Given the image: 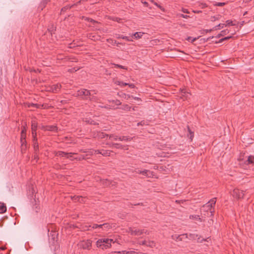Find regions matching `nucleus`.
I'll return each mask as SVG.
<instances>
[{
    "instance_id": "1",
    "label": "nucleus",
    "mask_w": 254,
    "mask_h": 254,
    "mask_svg": "<svg viewBox=\"0 0 254 254\" xmlns=\"http://www.w3.org/2000/svg\"><path fill=\"white\" fill-rule=\"evenodd\" d=\"M216 198H212L209 201L203 205L201 208V214L207 217H213L214 212V206Z\"/></svg>"
},
{
    "instance_id": "2",
    "label": "nucleus",
    "mask_w": 254,
    "mask_h": 254,
    "mask_svg": "<svg viewBox=\"0 0 254 254\" xmlns=\"http://www.w3.org/2000/svg\"><path fill=\"white\" fill-rule=\"evenodd\" d=\"M112 242L114 243L113 239L103 238L99 239L96 242V245L97 247L104 250L110 248L111 246Z\"/></svg>"
},
{
    "instance_id": "3",
    "label": "nucleus",
    "mask_w": 254,
    "mask_h": 254,
    "mask_svg": "<svg viewBox=\"0 0 254 254\" xmlns=\"http://www.w3.org/2000/svg\"><path fill=\"white\" fill-rule=\"evenodd\" d=\"M92 96L91 92L89 90L85 89H81L77 91L76 93V96H79L83 99H89L90 100H93L95 99V97L94 96L91 98Z\"/></svg>"
},
{
    "instance_id": "4",
    "label": "nucleus",
    "mask_w": 254,
    "mask_h": 254,
    "mask_svg": "<svg viewBox=\"0 0 254 254\" xmlns=\"http://www.w3.org/2000/svg\"><path fill=\"white\" fill-rule=\"evenodd\" d=\"M128 232L130 233L131 235L134 236H140L143 234H146L147 235H149V233L147 231L144 229L139 230V229H135L133 230L131 228H129L128 230Z\"/></svg>"
},
{
    "instance_id": "5",
    "label": "nucleus",
    "mask_w": 254,
    "mask_h": 254,
    "mask_svg": "<svg viewBox=\"0 0 254 254\" xmlns=\"http://www.w3.org/2000/svg\"><path fill=\"white\" fill-rule=\"evenodd\" d=\"M79 245L80 247L83 249L90 250L92 245V241L90 240L83 241L79 243Z\"/></svg>"
},
{
    "instance_id": "6",
    "label": "nucleus",
    "mask_w": 254,
    "mask_h": 254,
    "mask_svg": "<svg viewBox=\"0 0 254 254\" xmlns=\"http://www.w3.org/2000/svg\"><path fill=\"white\" fill-rule=\"evenodd\" d=\"M190 240H195L197 239V242L198 243H202L203 242H204L206 241V239H201V236H199L198 234H194V233H190L189 235H188V238Z\"/></svg>"
},
{
    "instance_id": "7",
    "label": "nucleus",
    "mask_w": 254,
    "mask_h": 254,
    "mask_svg": "<svg viewBox=\"0 0 254 254\" xmlns=\"http://www.w3.org/2000/svg\"><path fill=\"white\" fill-rule=\"evenodd\" d=\"M232 195L234 197L240 199L243 198L244 196V192L243 190L239 189H234Z\"/></svg>"
},
{
    "instance_id": "8",
    "label": "nucleus",
    "mask_w": 254,
    "mask_h": 254,
    "mask_svg": "<svg viewBox=\"0 0 254 254\" xmlns=\"http://www.w3.org/2000/svg\"><path fill=\"white\" fill-rule=\"evenodd\" d=\"M33 147H34V151H35L34 157H35V159H36L38 158V152L39 151V145H38V143L37 142V138H36L35 135L34 136V137H33Z\"/></svg>"
},
{
    "instance_id": "9",
    "label": "nucleus",
    "mask_w": 254,
    "mask_h": 254,
    "mask_svg": "<svg viewBox=\"0 0 254 254\" xmlns=\"http://www.w3.org/2000/svg\"><path fill=\"white\" fill-rule=\"evenodd\" d=\"M173 239L177 241H183L184 239L188 238V234H183L182 235H175L172 236Z\"/></svg>"
},
{
    "instance_id": "10",
    "label": "nucleus",
    "mask_w": 254,
    "mask_h": 254,
    "mask_svg": "<svg viewBox=\"0 0 254 254\" xmlns=\"http://www.w3.org/2000/svg\"><path fill=\"white\" fill-rule=\"evenodd\" d=\"M181 97L184 99H187L190 96V94L186 89L181 90Z\"/></svg>"
},
{
    "instance_id": "11",
    "label": "nucleus",
    "mask_w": 254,
    "mask_h": 254,
    "mask_svg": "<svg viewBox=\"0 0 254 254\" xmlns=\"http://www.w3.org/2000/svg\"><path fill=\"white\" fill-rule=\"evenodd\" d=\"M61 88V85L60 84H57L52 85L50 87V91L53 92H57L60 91V89Z\"/></svg>"
},
{
    "instance_id": "12",
    "label": "nucleus",
    "mask_w": 254,
    "mask_h": 254,
    "mask_svg": "<svg viewBox=\"0 0 254 254\" xmlns=\"http://www.w3.org/2000/svg\"><path fill=\"white\" fill-rule=\"evenodd\" d=\"M112 146L117 149H121L124 150L127 149V145H123L120 143H112Z\"/></svg>"
},
{
    "instance_id": "13",
    "label": "nucleus",
    "mask_w": 254,
    "mask_h": 254,
    "mask_svg": "<svg viewBox=\"0 0 254 254\" xmlns=\"http://www.w3.org/2000/svg\"><path fill=\"white\" fill-rule=\"evenodd\" d=\"M45 130L48 131H52L54 132H57L58 130V127L55 126H48L44 127Z\"/></svg>"
},
{
    "instance_id": "14",
    "label": "nucleus",
    "mask_w": 254,
    "mask_h": 254,
    "mask_svg": "<svg viewBox=\"0 0 254 254\" xmlns=\"http://www.w3.org/2000/svg\"><path fill=\"white\" fill-rule=\"evenodd\" d=\"M132 138L129 136H119V140L122 141L128 142L132 140Z\"/></svg>"
},
{
    "instance_id": "15",
    "label": "nucleus",
    "mask_w": 254,
    "mask_h": 254,
    "mask_svg": "<svg viewBox=\"0 0 254 254\" xmlns=\"http://www.w3.org/2000/svg\"><path fill=\"white\" fill-rule=\"evenodd\" d=\"M56 155L57 156H60V157H65V158L69 157L68 156V155H69V154H68V153L64 152L63 151H58V152H57ZM70 156H71V155H70Z\"/></svg>"
},
{
    "instance_id": "16",
    "label": "nucleus",
    "mask_w": 254,
    "mask_h": 254,
    "mask_svg": "<svg viewBox=\"0 0 254 254\" xmlns=\"http://www.w3.org/2000/svg\"><path fill=\"white\" fill-rule=\"evenodd\" d=\"M139 173L140 174H142V175L150 177L151 175H152V172L150 171L149 170H144L143 171H139Z\"/></svg>"
},
{
    "instance_id": "17",
    "label": "nucleus",
    "mask_w": 254,
    "mask_h": 254,
    "mask_svg": "<svg viewBox=\"0 0 254 254\" xmlns=\"http://www.w3.org/2000/svg\"><path fill=\"white\" fill-rule=\"evenodd\" d=\"M6 211V206L5 204L0 202V213H3Z\"/></svg>"
},
{
    "instance_id": "18",
    "label": "nucleus",
    "mask_w": 254,
    "mask_h": 254,
    "mask_svg": "<svg viewBox=\"0 0 254 254\" xmlns=\"http://www.w3.org/2000/svg\"><path fill=\"white\" fill-rule=\"evenodd\" d=\"M187 128H188V133L187 134L188 137H189V138L191 141L194 136V132H193V131L191 130V129H190V128L189 126H187Z\"/></svg>"
},
{
    "instance_id": "19",
    "label": "nucleus",
    "mask_w": 254,
    "mask_h": 254,
    "mask_svg": "<svg viewBox=\"0 0 254 254\" xmlns=\"http://www.w3.org/2000/svg\"><path fill=\"white\" fill-rule=\"evenodd\" d=\"M113 151L107 150H101L100 154H102L104 156H109L110 155L111 152Z\"/></svg>"
},
{
    "instance_id": "20",
    "label": "nucleus",
    "mask_w": 254,
    "mask_h": 254,
    "mask_svg": "<svg viewBox=\"0 0 254 254\" xmlns=\"http://www.w3.org/2000/svg\"><path fill=\"white\" fill-rule=\"evenodd\" d=\"M72 199L73 200H74L77 201H79L81 203L84 202V198L82 197L81 196H74L73 197H72Z\"/></svg>"
},
{
    "instance_id": "21",
    "label": "nucleus",
    "mask_w": 254,
    "mask_h": 254,
    "mask_svg": "<svg viewBox=\"0 0 254 254\" xmlns=\"http://www.w3.org/2000/svg\"><path fill=\"white\" fill-rule=\"evenodd\" d=\"M246 162L247 165L254 164V156H249Z\"/></svg>"
},
{
    "instance_id": "22",
    "label": "nucleus",
    "mask_w": 254,
    "mask_h": 254,
    "mask_svg": "<svg viewBox=\"0 0 254 254\" xmlns=\"http://www.w3.org/2000/svg\"><path fill=\"white\" fill-rule=\"evenodd\" d=\"M109 254H131V251L128 252V251H119V252H112Z\"/></svg>"
},
{
    "instance_id": "23",
    "label": "nucleus",
    "mask_w": 254,
    "mask_h": 254,
    "mask_svg": "<svg viewBox=\"0 0 254 254\" xmlns=\"http://www.w3.org/2000/svg\"><path fill=\"white\" fill-rule=\"evenodd\" d=\"M143 34V33L142 32H136L133 34L132 37H133L135 39H138L140 38L142 36Z\"/></svg>"
},
{
    "instance_id": "24",
    "label": "nucleus",
    "mask_w": 254,
    "mask_h": 254,
    "mask_svg": "<svg viewBox=\"0 0 254 254\" xmlns=\"http://www.w3.org/2000/svg\"><path fill=\"white\" fill-rule=\"evenodd\" d=\"M229 33V31L228 30H222L220 34L217 35V36L216 37L217 38H219L222 36H224L226 34Z\"/></svg>"
},
{
    "instance_id": "25",
    "label": "nucleus",
    "mask_w": 254,
    "mask_h": 254,
    "mask_svg": "<svg viewBox=\"0 0 254 254\" xmlns=\"http://www.w3.org/2000/svg\"><path fill=\"white\" fill-rule=\"evenodd\" d=\"M117 38H118V39L122 38V39H125L127 41H132V40L131 39V38H130L129 37H127V36H123V35H119L117 37Z\"/></svg>"
},
{
    "instance_id": "26",
    "label": "nucleus",
    "mask_w": 254,
    "mask_h": 254,
    "mask_svg": "<svg viewBox=\"0 0 254 254\" xmlns=\"http://www.w3.org/2000/svg\"><path fill=\"white\" fill-rule=\"evenodd\" d=\"M120 109L125 111H130L131 107L128 105L124 104L120 108Z\"/></svg>"
},
{
    "instance_id": "27",
    "label": "nucleus",
    "mask_w": 254,
    "mask_h": 254,
    "mask_svg": "<svg viewBox=\"0 0 254 254\" xmlns=\"http://www.w3.org/2000/svg\"><path fill=\"white\" fill-rule=\"evenodd\" d=\"M36 128H37V126L36 125H35V124L34 123H33L32 125V133L33 136L35 135V136H36Z\"/></svg>"
},
{
    "instance_id": "28",
    "label": "nucleus",
    "mask_w": 254,
    "mask_h": 254,
    "mask_svg": "<svg viewBox=\"0 0 254 254\" xmlns=\"http://www.w3.org/2000/svg\"><path fill=\"white\" fill-rule=\"evenodd\" d=\"M109 139L111 140H119V136L115 134H110L109 136Z\"/></svg>"
},
{
    "instance_id": "29",
    "label": "nucleus",
    "mask_w": 254,
    "mask_h": 254,
    "mask_svg": "<svg viewBox=\"0 0 254 254\" xmlns=\"http://www.w3.org/2000/svg\"><path fill=\"white\" fill-rule=\"evenodd\" d=\"M73 5H71V6H69V5H66L64 7H63L61 9V14H62L63 12L66 11L67 10L71 8L72 7Z\"/></svg>"
},
{
    "instance_id": "30",
    "label": "nucleus",
    "mask_w": 254,
    "mask_h": 254,
    "mask_svg": "<svg viewBox=\"0 0 254 254\" xmlns=\"http://www.w3.org/2000/svg\"><path fill=\"white\" fill-rule=\"evenodd\" d=\"M111 227V226L108 223H104L103 226L102 228V230H106L107 229H110Z\"/></svg>"
},
{
    "instance_id": "31",
    "label": "nucleus",
    "mask_w": 254,
    "mask_h": 254,
    "mask_svg": "<svg viewBox=\"0 0 254 254\" xmlns=\"http://www.w3.org/2000/svg\"><path fill=\"white\" fill-rule=\"evenodd\" d=\"M87 155H81L78 157H76L75 159L81 160H84L86 159V156Z\"/></svg>"
},
{
    "instance_id": "32",
    "label": "nucleus",
    "mask_w": 254,
    "mask_h": 254,
    "mask_svg": "<svg viewBox=\"0 0 254 254\" xmlns=\"http://www.w3.org/2000/svg\"><path fill=\"white\" fill-rule=\"evenodd\" d=\"M98 226V224H94L92 226L89 225L88 226H87L88 227L87 230H89V228H91L92 229H97Z\"/></svg>"
},
{
    "instance_id": "33",
    "label": "nucleus",
    "mask_w": 254,
    "mask_h": 254,
    "mask_svg": "<svg viewBox=\"0 0 254 254\" xmlns=\"http://www.w3.org/2000/svg\"><path fill=\"white\" fill-rule=\"evenodd\" d=\"M39 106H40L39 105L37 104H33V103L29 104L28 105V107H29V108L32 107V108H38L39 107Z\"/></svg>"
},
{
    "instance_id": "34",
    "label": "nucleus",
    "mask_w": 254,
    "mask_h": 254,
    "mask_svg": "<svg viewBox=\"0 0 254 254\" xmlns=\"http://www.w3.org/2000/svg\"><path fill=\"white\" fill-rule=\"evenodd\" d=\"M79 68H80V67H78V68L73 67V68H69L68 69V71L69 72H71V73L74 72L78 70H79Z\"/></svg>"
},
{
    "instance_id": "35",
    "label": "nucleus",
    "mask_w": 254,
    "mask_h": 254,
    "mask_svg": "<svg viewBox=\"0 0 254 254\" xmlns=\"http://www.w3.org/2000/svg\"><path fill=\"white\" fill-rule=\"evenodd\" d=\"M198 38H192L191 37H188L187 40L189 41H190L191 43L194 42L196 39Z\"/></svg>"
},
{
    "instance_id": "36",
    "label": "nucleus",
    "mask_w": 254,
    "mask_h": 254,
    "mask_svg": "<svg viewBox=\"0 0 254 254\" xmlns=\"http://www.w3.org/2000/svg\"><path fill=\"white\" fill-rule=\"evenodd\" d=\"M151 2L154 3L155 5H156L158 7H159L161 10L164 11V9L159 4H158L157 2H155L154 0H151Z\"/></svg>"
},
{
    "instance_id": "37",
    "label": "nucleus",
    "mask_w": 254,
    "mask_h": 254,
    "mask_svg": "<svg viewBox=\"0 0 254 254\" xmlns=\"http://www.w3.org/2000/svg\"><path fill=\"white\" fill-rule=\"evenodd\" d=\"M114 65H115V67L116 68H120L125 69H127L125 66H123L121 64H114Z\"/></svg>"
},
{
    "instance_id": "38",
    "label": "nucleus",
    "mask_w": 254,
    "mask_h": 254,
    "mask_svg": "<svg viewBox=\"0 0 254 254\" xmlns=\"http://www.w3.org/2000/svg\"><path fill=\"white\" fill-rule=\"evenodd\" d=\"M109 135L108 134L104 132H101L99 135V136L102 138H105L106 137H109Z\"/></svg>"
},
{
    "instance_id": "39",
    "label": "nucleus",
    "mask_w": 254,
    "mask_h": 254,
    "mask_svg": "<svg viewBox=\"0 0 254 254\" xmlns=\"http://www.w3.org/2000/svg\"><path fill=\"white\" fill-rule=\"evenodd\" d=\"M224 26H226V25L225 24L220 23V24H219L218 25H217L215 27V28H216V29H220L223 28Z\"/></svg>"
},
{
    "instance_id": "40",
    "label": "nucleus",
    "mask_w": 254,
    "mask_h": 254,
    "mask_svg": "<svg viewBox=\"0 0 254 254\" xmlns=\"http://www.w3.org/2000/svg\"><path fill=\"white\" fill-rule=\"evenodd\" d=\"M118 85L119 86L122 87L127 85V83L124 82L123 81H118Z\"/></svg>"
},
{
    "instance_id": "41",
    "label": "nucleus",
    "mask_w": 254,
    "mask_h": 254,
    "mask_svg": "<svg viewBox=\"0 0 254 254\" xmlns=\"http://www.w3.org/2000/svg\"><path fill=\"white\" fill-rule=\"evenodd\" d=\"M68 154L71 155V156H70V155H68L69 157H67V158H69V159H71V160H74V159H75V158H74V157H73V155L74 154H76V153H71V152H70V153H68Z\"/></svg>"
},
{
    "instance_id": "42",
    "label": "nucleus",
    "mask_w": 254,
    "mask_h": 254,
    "mask_svg": "<svg viewBox=\"0 0 254 254\" xmlns=\"http://www.w3.org/2000/svg\"><path fill=\"white\" fill-rule=\"evenodd\" d=\"M20 142H21V146L22 147V148H23L24 147V146H26V139H20Z\"/></svg>"
},
{
    "instance_id": "43",
    "label": "nucleus",
    "mask_w": 254,
    "mask_h": 254,
    "mask_svg": "<svg viewBox=\"0 0 254 254\" xmlns=\"http://www.w3.org/2000/svg\"><path fill=\"white\" fill-rule=\"evenodd\" d=\"M50 0H43L41 2V5L43 6V7H44L45 6V5L48 2V1H49Z\"/></svg>"
},
{
    "instance_id": "44",
    "label": "nucleus",
    "mask_w": 254,
    "mask_h": 254,
    "mask_svg": "<svg viewBox=\"0 0 254 254\" xmlns=\"http://www.w3.org/2000/svg\"><path fill=\"white\" fill-rule=\"evenodd\" d=\"M113 102H114L115 104L117 105H120L122 104L121 102L119 100H116L115 101H113Z\"/></svg>"
},
{
    "instance_id": "45",
    "label": "nucleus",
    "mask_w": 254,
    "mask_h": 254,
    "mask_svg": "<svg viewBox=\"0 0 254 254\" xmlns=\"http://www.w3.org/2000/svg\"><path fill=\"white\" fill-rule=\"evenodd\" d=\"M225 4V2H217L216 3V5L218 6H224Z\"/></svg>"
},
{
    "instance_id": "46",
    "label": "nucleus",
    "mask_w": 254,
    "mask_h": 254,
    "mask_svg": "<svg viewBox=\"0 0 254 254\" xmlns=\"http://www.w3.org/2000/svg\"><path fill=\"white\" fill-rule=\"evenodd\" d=\"M85 20L88 21H90L91 22L93 23H96V21H95L94 20L92 19H91L90 18H86Z\"/></svg>"
},
{
    "instance_id": "47",
    "label": "nucleus",
    "mask_w": 254,
    "mask_h": 254,
    "mask_svg": "<svg viewBox=\"0 0 254 254\" xmlns=\"http://www.w3.org/2000/svg\"><path fill=\"white\" fill-rule=\"evenodd\" d=\"M226 23H227V25H235V24H234L233 23V22L232 21H230V20L226 21Z\"/></svg>"
},
{
    "instance_id": "48",
    "label": "nucleus",
    "mask_w": 254,
    "mask_h": 254,
    "mask_svg": "<svg viewBox=\"0 0 254 254\" xmlns=\"http://www.w3.org/2000/svg\"><path fill=\"white\" fill-rule=\"evenodd\" d=\"M84 152H88L89 153V155H92L94 152V150H90L89 151H84Z\"/></svg>"
},
{
    "instance_id": "49",
    "label": "nucleus",
    "mask_w": 254,
    "mask_h": 254,
    "mask_svg": "<svg viewBox=\"0 0 254 254\" xmlns=\"http://www.w3.org/2000/svg\"><path fill=\"white\" fill-rule=\"evenodd\" d=\"M113 20H114V21H117L118 22H120V21L121 20V19L120 18H118V17H114L113 18Z\"/></svg>"
},
{
    "instance_id": "50",
    "label": "nucleus",
    "mask_w": 254,
    "mask_h": 254,
    "mask_svg": "<svg viewBox=\"0 0 254 254\" xmlns=\"http://www.w3.org/2000/svg\"><path fill=\"white\" fill-rule=\"evenodd\" d=\"M139 244L141 245H147V246H148V245L146 244V242L145 241H143L140 242L139 243ZM149 246H151V245H149Z\"/></svg>"
},
{
    "instance_id": "51",
    "label": "nucleus",
    "mask_w": 254,
    "mask_h": 254,
    "mask_svg": "<svg viewBox=\"0 0 254 254\" xmlns=\"http://www.w3.org/2000/svg\"><path fill=\"white\" fill-rule=\"evenodd\" d=\"M123 97H124L125 98L128 99V98H129L130 97V96L129 95H127L126 94H124Z\"/></svg>"
},
{
    "instance_id": "52",
    "label": "nucleus",
    "mask_w": 254,
    "mask_h": 254,
    "mask_svg": "<svg viewBox=\"0 0 254 254\" xmlns=\"http://www.w3.org/2000/svg\"><path fill=\"white\" fill-rule=\"evenodd\" d=\"M127 85H128L131 88H134L135 87V85L134 84H129L127 83Z\"/></svg>"
},
{
    "instance_id": "53",
    "label": "nucleus",
    "mask_w": 254,
    "mask_h": 254,
    "mask_svg": "<svg viewBox=\"0 0 254 254\" xmlns=\"http://www.w3.org/2000/svg\"><path fill=\"white\" fill-rule=\"evenodd\" d=\"M145 125V122L144 121H142V122H140L139 123H137V126H143Z\"/></svg>"
},
{
    "instance_id": "54",
    "label": "nucleus",
    "mask_w": 254,
    "mask_h": 254,
    "mask_svg": "<svg viewBox=\"0 0 254 254\" xmlns=\"http://www.w3.org/2000/svg\"><path fill=\"white\" fill-rule=\"evenodd\" d=\"M180 16H181L182 17L184 18H187L188 17H189V16H188L187 15H185L184 14H181Z\"/></svg>"
},
{
    "instance_id": "55",
    "label": "nucleus",
    "mask_w": 254,
    "mask_h": 254,
    "mask_svg": "<svg viewBox=\"0 0 254 254\" xmlns=\"http://www.w3.org/2000/svg\"><path fill=\"white\" fill-rule=\"evenodd\" d=\"M224 41L223 38L220 39L218 41H215V43L216 44L222 43V42Z\"/></svg>"
},
{
    "instance_id": "56",
    "label": "nucleus",
    "mask_w": 254,
    "mask_h": 254,
    "mask_svg": "<svg viewBox=\"0 0 254 254\" xmlns=\"http://www.w3.org/2000/svg\"><path fill=\"white\" fill-rule=\"evenodd\" d=\"M20 139H26V134H21Z\"/></svg>"
},
{
    "instance_id": "57",
    "label": "nucleus",
    "mask_w": 254,
    "mask_h": 254,
    "mask_svg": "<svg viewBox=\"0 0 254 254\" xmlns=\"http://www.w3.org/2000/svg\"><path fill=\"white\" fill-rule=\"evenodd\" d=\"M231 38H232V36H227V37H225L223 38V39H224V41H226V40H228L229 39H230Z\"/></svg>"
},
{
    "instance_id": "58",
    "label": "nucleus",
    "mask_w": 254,
    "mask_h": 254,
    "mask_svg": "<svg viewBox=\"0 0 254 254\" xmlns=\"http://www.w3.org/2000/svg\"><path fill=\"white\" fill-rule=\"evenodd\" d=\"M94 154H100L101 150H94Z\"/></svg>"
},
{
    "instance_id": "59",
    "label": "nucleus",
    "mask_w": 254,
    "mask_h": 254,
    "mask_svg": "<svg viewBox=\"0 0 254 254\" xmlns=\"http://www.w3.org/2000/svg\"><path fill=\"white\" fill-rule=\"evenodd\" d=\"M21 134H26V129L24 128L22 130Z\"/></svg>"
},
{
    "instance_id": "60",
    "label": "nucleus",
    "mask_w": 254,
    "mask_h": 254,
    "mask_svg": "<svg viewBox=\"0 0 254 254\" xmlns=\"http://www.w3.org/2000/svg\"><path fill=\"white\" fill-rule=\"evenodd\" d=\"M98 228L99 229H101L102 230V228H103V224H100V225H98Z\"/></svg>"
},
{
    "instance_id": "61",
    "label": "nucleus",
    "mask_w": 254,
    "mask_h": 254,
    "mask_svg": "<svg viewBox=\"0 0 254 254\" xmlns=\"http://www.w3.org/2000/svg\"><path fill=\"white\" fill-rule=\"evenodd\" d=\"M194 218L196 219H198V220L200 219V218L199 217V215H195Z\"/></svg>"
},
{
    "instance_id": "62",
    "label": "nucleus",
    "mask_w": 254,
    "mask_h": 254,
    "mask_svg": "<svg viewBox=\"0 0 254 254\" xmlns=\"http://www.w3.org/2000/svg\"><path fill=\"white\" fill-rule=\"evenodd\" d=\"M183 11L184 12V13H189V11L187 9H183Z\"/></svg>"
},
{
    "instance_id": "63",
    "label": "nucleus",
    "mask_w": 254,
    "mask_h": 254,
    "mask_svg": "<svg viewBox=\"0 0 254 254\" xmlns=\"http://www.w3.org/2000/svg\"><path fill=\"white\" fill-rule=\"evenodd\" d=\"M143 4H144V5L145 6H148V2H147L144 1V2H143Z\"/></svg>"
},
{
    "instance_id": "64",
    "label": "nucleus",
    "mask_w": 254,
    "mask_h": 254,
    "mask_svg": "<svg viewBox=\"0 0 254 254\" xmlns=\"http://www.w3.org/2000/svg\"><path fill=\"white\" fill-rule=\"evenodd\" d=\"M212 30V29H210V30L206 29L205 30V31L206 33H208V32H211Z\"/></svg>"
}]
</instances>
